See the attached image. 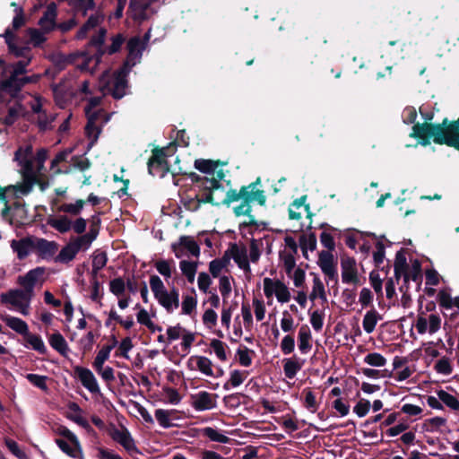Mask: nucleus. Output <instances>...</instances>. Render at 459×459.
I'll return each instance as SVG.
<instances>
[{"label": "nucleus", "mask_w": 459, "mask_h": 459, "mask_svg": "<svg viewBox=\"0 0 459 459\" xmlns=\"http://www.w3.org/2000/svg\"><path fill=\"white\" fill-rule=\"evenodd\" d=\"M102 21L103 15L100 13L91 14L88 21L77 32L76 38L78 39H83L88 36V34L94 32L95 34L92 35L90 45L97 48V53L91 56H88L85 54H81L79 56L76 65L82 71L93 73L100 61L101 56L105 52H108V54H114L120 49L123 44V37L120 34H117V36L113 37L112 44L107 50L102 48L107 33L105 29L100 27V24L102 22Z\"/></svg>", "instance_id": "obj_1"}, {"label": "nucleus", "mask_w": 459, "mask_h": 459, "mask_svg": "<svg viewBox=\"0 0 459 459\" xmlns=\"http://www.w3.org/2000/svg\"><path fill=\"white\" fill-rule=\"evenodd\" d=\"M148 40V34L144 39L134 37L129 39L127 42L128 55L123 67L113 74L105 72L100 79L99 88L103 95H111L115 99H121L126 94V76L130 69L140 61Z\"/></svg>", "instance_id": "obj_2"}, {"label": "nucleus", "mask_w": 459, "mask_h": 459, "mask_svg": "<svg viewBox=\"0 0 459 459\" xmlns=\"http://www.w3.org/2000/svg\"><path fill=\"white\" fill-rule=\"evenodd\" d=\"M259 184L260 178H257L255 182L244 186L239 190L230 189L222 201V204L227 206H230L233 203H239L233 207V212L238 217H248V224H255V217L251 214V204L256 202L260 205H264L266 202V196L264 191L258 188Z\"/></svg>", "instance_id": "obj_3"}, {"label": "nucleus", "mask_w": 459, "mask_h": 459, "mask_svg": "<svg viewBox=\"0 0 459 459\" xmlns=\"http://www.w3.org/2000/svg\"><path fill=\"white\" fill-rule=\"evenodd\" d=\"M263 252V241L252 238L248 247L233 244L230 248V254L234 262L246 274L251 273L250 263L256 264Z\"/></svg>", "instance_id": "obj_4"}, {"label": "nucleus", "mask_w": 459, "mask_h": 459, "mask_svg": "<svg viewBox=\"0 0 459 459\" xmlns=\"http://www.w3.org/2000/svg\"><path fill=\"white\" fill-rule=\"evenodd\" d=\"M418 134L420 137L432 138L435 143H446L459 150V119L446 128L440 125L424 124L418 129Z\"/></svg>", "instance_id": "obj_5"}, {"label": "nucleus", "mask_w": 459, "mask_h": 459, "mask_svg": "<svg viewBox=\"0 0 459 459\" xmlns=\"http://www.w3.org/2000/svg\"><path fill=\"white\" fill-rule=\"evenodd\" d=\"M149 284L155 299L168 313L171 314L179 307V291L177 288L167 289L160 277L155 274L150 277Z\"/></svg>", "instance_id": "obj_6"}, {"label": "nucleus", "mask_w": 459, "mask_h": 459, "mask_svg": "<svg viewBox=\"0 0 459 459\" xmlns=\"http://www.w3.org/2000/svg\"><path fill=\"white\" fill-rule=\"evenodd\" d=\"M19 166L22 176V182L16 186L19 193L28 195L36 184L40 186L42 190L47 187L44 169H39L33 160Z\"/></svg>", "instance_id": "obj_7"}, {"label": "nucleus", "mask_w": 459, "mask_h": 459, "mask_svg": "<svg viewBox=\"0 0 459 459\" xmlns=\"http://www.w3.org/2000/svg\"><path fill=\"white\" fill-rule=\"evenodd\" d=\"M263 291L269 306L273 304L274 298L281 304L288 303L291 299L290 288L283 281L275 277L263 279Z\"/></svg>", "instance_id": "obj_8"}, {"label": "nucleus", "mask_w": 459, "mask_h": 459, "mask_svg": "<svg viewBox=\"0 0 459 459\" xmlns=\"http://www.w3.org/2000/svg\"><path fill=\"white\" fill-rule=\"evenodd\" d=\"M34 295L23 289H13L0 295L3 304L10 306L23 316L30 314V303Z\"/></svg>", "instance_id": "obj_9"}, {"label": "nucleus", "mask_w": 459, "mask_h": 459, "mask_svg": "<svg viewBox=\"0 0 459 459\" xmlns=\"http://www.w3.org/2000/svg\"><path fill=\"white\" fill-rule=\"evenodd\" d=\"M89 242L90 238L87 236H79L72 238L62 247L59 254L54 257V261L60 264H69L81 250L89 249Z\"/></svg>", "instance_id": "obj_10"}, {"label": "nucleus", "mask_w": 459, "mask_h": 459, "mask_svg": "<svg viewBox=\"0 0 459 459\" xmlns=\"http://www.w3.org/2000/svg\"><path fill=\"white\" fill-rule=\"evenodd\" d=\"M414 326L420 334H434L441 326V318L436 313L420 312Z\"/></svg>", "instance_id": "obj_11"}, {"label": "nucleus", "mask_w": 459, "mask_h": 459, "mask_svg": "<svg viewBox=\"0 0 459 459\" xmlns=\"http://www.w3.org/2000/svg\"><path fill=\"white\" fill-rule=\"evenodd\" d=\"M171 249L177 258L184 256L198 257L200 255V247L193 237L182 236L178 241L171 245Z\"/></svg>", "instance_id": "obj_12"}, {"label": "nucleus", "mask_w": 459, "mask_h": 459, "mask_svg": "<svg viewBox=\"0 0 459 459\" xmlns=\"http://www.w3.org/2000/svg\"><path fill=\"white\" fill-rule=\"evenodd\" d=\"M46 269L44 267H36L30 270L26 274L21 275L17 279V283L26 291L34 295V288L38 283L44 282Z\"/></svg>", "instance_id": "obj_13"}, {"label": "nucleus", "mask_w": 459, "mask_h": 459, "mask_svg": "<svg viewBox=\"0 0 459 459\" xmlns=\"http://www.w3.org/2000/svg\"><path fill=\"white\" fill-rule=\"evenodd\" d=\"M148 169L152 176L164 177L169 168L163 149H155L148 162Z\"/></svg>", "instance_id": "obj_14"}, {"label": "nucleus", "mask_w": 459, "mask_h": 459, "mask_svg": "<svg viewBox=\"0 0 459 459\" xmlns=\"http://www.w3.org/2000/svg\"><path fill=\"white\" fill-rule=\"evenodd\" d=\"M317 264L328 281H337V262L329 251H321L318 255Z\"/></svg>", "instance_id": "obj_15"}, {"label": "nucleus", "mask_w": 459, "mask_h": 459, "mask_svg": "<svg viewBox=\"0 0 459 459\" xmlns=\"http://www.w3.org/2000/svg\"><path fill=\"white\" fill-rule=\"evenodd\" d=\"M87 117L88 123L85 126V134L92 145L99 138L101 126L108 121V117H100V113H91V108L87 109Z\"/></svg>", "instance_id": "obj_16"}, {"label": "nucleus", "mask_w": 459, "mask_h": 459, "mask_svg": "<svg viewBox=\"0 0 459 459\" xmlns=\"http://www.w3.org/2000/svg\"><path fill=\"white\" fill-rule=\"evenodd\" d=\"M217 394L200 391L191 396V404L198 411L212 410L217 405Z\"/></svg>", "instance_id": "obj_17"}, {"label": "nucleus", "mask_w": 459, "mask_h": 459, "mask_svg": "<svg viewBox=\"0 0 459 459\" xmlns=\"http://www.w3.org/2000/svg\"><path fill=\"white\" fill-rule=\"evenodd\" d=\"M187 368L190 370L199 371L205 377H215V371L213 370V363L209 358L205 356H191L187 360Z\"/></svg>", "instance_id": "obj_18"}, {"label": "nucleus", "mask_w": 459, "mask_h": 459, "mask_svg": "<svg viewBox=\"0 0 459 459\" xmlns=\"http://www.w3.org/2000/svg\"><path fill=\"white\" fill-rule=\"evenodd\" d=\"M74 373L81 381L84 388L90 393L99 394L100 388L94 374L87 368L77 366L74 368Z\"/></svg>", "instance_id": "obj_19"}, {"label": "nucleus", "mask_w": 459, "mask_h": 459, "mask_svg": "<svg viewBox=\"0 0 459 459\" xmlns=\"http://www.w3.org/2000/svg\"><path fill=\"white\" fill-rule=\"evenodd\" d=\"M342 281L345 284L357 285L359 282L358 268L355 259L342 258L341 261Z\"/></svg>", "instance_id": "obj_20"}, {"label": "nucleus", "mask_w": 459, "mask_h": 459, "mask_svg": "<svg viewBox=\"0 0 459 459\" xmlns=\"http://www.w3.org/2000/svg\"><path fill=\"white\" fill-rule=\"evenodd\" d=\"M22 89L20 76L10 75L0 81V92L10 97H17Z\"/></svg>", "instance_id": "obj_21"}, {"label": "nucleus", "mask_w": 459, "mask_h": 459, "mask_svg": "<svg viewBox=\"0 0 459 459\" xmlns=\"http://www.w3.org/2000/svg\"><path fill=\"white\" fill-rule=\"evenodd\" d=\"M305 362V359L298 357L297 355L284 359L282 363L285 377L289 379H293L298 372L302 369Z\"/></svg>", "instance_id": "obj_22"}, {"label": "nucleus", "mask_w": 459, "mask_h": 459, "mask_svg": "<svg viewBox=\"0 0 459 459\" xmlns=\"http://www.w3.org/2000/svg\"><path fill=\"white\" fill-rule=\"evenodd\" d=\"M35 247L39 255L46 260L54 257L58 249V245L55 241H48L45 238H39L36 241Z\"/></svg>", "instance_id": "obj_23"}, {"label": "nucleus", "mask_w": 459, "mask_h": 459, "mask_svg": "<svg viewBox=\"0 0 459 459\" xmlns=\"http://www.w3.org/2000/svg\"><path fill=\"white\" fill-rule=\"evenodd\" d=\"M112 438L120 444L127 452H137L134 441L127 429H116L112 433Z\"/></svg>", "instance_id": "obj_24"}, {"label": "nucleus", "mask_w": 459, "mask_h": 459, "mask_svg": "<svg viewBox=\"0 0 459 459\" xmlns=\"http://www.w3.org/2000/svg\"><path fill=\"white\" fill-rule=\"evenodd\" d=\"M298 347L301 354H307L312 349V334L307 325H301L299 329Z\"/></svg>", "instance_id": "obj_25"}, {"label": "nucleus", "mask_w": 459, "mask_h": 459, "mask_svg": "<svg viewBox=\"0 0 459 459\" xmlns=\"http://www.w3.org/2000/svg\"><path fill=\"white\" fill-rule=\"evenodd\" d=\"M0 318L8 327L17 333L22 334L23 337L28 333L29 326L22 319L9 315L1 316Z\"/></svg>", "instance_id": "obj_26"}, {"label": "nucleus", "mask_w": 459, "mask_h": 459, "mask_svg": "<svg viewBox=\"0 0 459 459\" xmlns=\"http://www.w3.org/2000/svg\"><path fill=\"white\" fill-rule=\"evenodd\" d=\"M317 299H320L323 303L327 302V295L325 284L323 283L320 277L315 274L312 282V290L309 293V299L314 301Z\"/></svg>", "instance_id": "obj_27"}, {"label": "nucleus", "mask_w": 459, "mask_h": 459, "mask_svg": "<svg viewBox=\"0 0 459 459\" xmlns=\"http://www.w3.org/2000/svg\"><path fill=\"white\" fill-rule=\"evenodd\" d=\"M56 444L67 455L73 458L83 459L82 451L79 440H77V445H75L72 444L69 441L67 442L58 438L56 439Z\"/></svg>", "instance_id": "obj_28"}, {"label": "nucleus", "mask_w": 459, "mask_h": 459, "mask_svg": "<svg viewBox=\"0 0 459 459\" xmlns=\"http://www.w3.org/2000/svg\"><path fill=\"white\" fill-rule=\"evenodd\" d=\"M56 16V6L55 4L48 5L44 15L39 20V25L45 32L51 30L55 27V20Z\"/></svg>", "instance_id": "obj_29"}, {"label": "nucleus", "mask_w": 459, "mask_h": 459, "mask_svg": "<svg viewBox=\"0 0 459 459\" xmlns=\"http://www.w3.org/2000/svg\"><path fill=\"white\" fill-rule=\"evenodd\" d=\"M69 5L74 9L75 15H87L89 11H92L91 14L98 13L94 11V2L93 0H68Z\"/></svg>", "instance_id": "obj_30"}, {"label": "nucleus", "mask_w": 459, "mask_h": 459, "mask_svg": "<svg viewBox=\"0 0 459 459\" xmlns=\"http://www.w3.org/2000/svg\"><path fill=\"white\" fill-rule=\"evenodd\" d=\"M380 320H382V316L375 308L367 311L362 320L364 331L367 333H373Z\"/></svg>", "instance_id": "obj_31"}, {"label": "nucleus", "mask_w": 459, "mask_h": 459, "mask_svg": "<svg viewBox=\"0 0 459 459\" xmlns=\"http://www.w3.org/2000/svg\"><path fill=\"white\" fill-rule=\"evenodd\" d=\"M249 373L247 370L234 369L230 371L228 381L223 385L225 390L230 387H238L244 383Z\"/></svg>", "instance_id": "obj_32"}, {"label": "nucleus", "mask_w": 459, "mask_h": 459, "mask_svg": "<svg viewBox=\"0 0 459 459\" xmlns=\"http://www.w3.org/2000/svg\"><path fill=\"white\" fill-rule=\"evenodd\" d=\"M306 196L296 199L289 208V216L292 220L301 218L303 212H308L309 207L305 204Z\"/></svg>", "instance_id": "obj_33"}, {"label": "nucleus", "mask_w": 459, "mask_h": 459, "mask_svg": "<svg viewBox=\"0 0 459 459\" xmlns=\"http://www.w3.org/2000/svg\"><path fill=\"white\" fill-rule=\"evenodd\" d=\"M48 342L61 355L65 356L67 354L69 351L68 344L60 333L56 332L49 335Z\"/></svg>", "instance_id": "obj_34"}, {"label": "nucleus", "mask_w": 459, "mask_h": 459, "mask_svg": "<svg viewBox=\"0 0 459 459\" xmlns=\"http://www.w3.org/2000/svg\"><path fill=\"white\" fill-rule=\"evenodd\" d=\"M154 267L166 281L171 278L173 272L176 270L175 262L173 260H157L154 264Z\"/></svg>", "instance_id": "obj_35"}, {"label": "nucleus", "mask_w": 459, "mask_h": 459, "mask_svg": "<svg viewBox=\"0 0 459 459\" xmlns=\"http://www.w3.org/2000/svg\"><path fill=\"white\" fill-rule=\"evenodd\" d=\"M24 340L31 349L38 351L39 354L44 355L47 353V347L39 335L28 332L24 336Z\"/></svg>", "instance_id": "obj_36"}, {"label": "nucleus", "mask_w": 459, "mask_h": 459, "mask_svg": "<svg viewBox=\"0 0 459 459\" xmlns=\"http://www.w3.org/2000/svg\"><path fill=\"white\" fill-rule=\"evenodd\" d=\"M48 224L60 233H66L72 229V221L65 215L50 219Z\"/></svg>", "instance_id": "obj_37"}, {"label": "nucleus", "mask_w": 459, "mask_h": 459, "mask_svg": "<svg viewBox=\"0 0 459 459\" xmlns=\"http://www.w3.org/2000/svg\"><path fill=\"white\" fill-rule=\"evenodd\" d=\"M137 322L146 326L151 332H161V326L155 325L151 319L149 312L145 308H140L136 315Z\"/></svg>", "instance_id": "obj_38"}, {"label": "nucleus", "mask_w": 459, "mask_h": 459, "mask_svg": "<svg viewBox=\"0 0 459 459\" xmlns=\"http://www.w3.org/2000/svg\"><path fill=\"white\" fill-rule=\"evenodd\" d=\"M210 347L212 349L215 356L222 362L228 360L229 346L218 339H213L210 342Z\"/></svg>", "instance_id": "obj_39"}, {"label": "nucleus", "mask_w": 459, "mask_h": 459, "mask_svg": "<svg viewBox=\"0 0 459 459\" xmlns=\"http://www.w3.org/2000/svg\"><path fill=\"white\" fill-rule=\"evenodd\" d=\"M55 118V114L49 113L47 109H45L43 112L36 116L35 120L39 130L47 131L52 128V123L54 122Z\"/></svg>", "instance_id": "obj_40"}, {"label": "nucleus", "mask_w": 459, "mask_h": 459, "mask_svg": "<svg viewBox=\"0 0 459 459\" xmlns=\"http://www.w3.org/2000/svg\"><path fill=\"white\" fill-rule=\"evenodd\" d=\"M299 246L305 258H308L307 252L316 248V238L314 234L302 235L299 238Z\"/></svg>", "instance_id": "obj_41"}, {"label": "nucleus", "mask_w": 459, "mask_h": 459, "mask_svg": "<svg viewBox=\"0 0 459 459\" xmlns=\"http://www.w3.org/2000/svg\"><path fill=\"white\" fill-rule=\"evenodd\" d=\"M33 150L30 144L21 146L14 153V160L18 162V165L27 163L33 160Z\"/></svg>", "instance_id": "obj_42"}, {"label": "nucleus", "mask_w": 459, "mask_h": 459, "mask_svg": "<svg viewBox=\"0 0 459 459\" xmlns=\"http://www.w3.org/2000/svg\"><path fill=\"white\" fill-rule=\"evenodd\" d=\"M11 247L17 254L19 259L27 257L30 252V243L26 239L13 240Z\"/></svg>", "instance_id": "obj_43"}, {"label": "nucleus", "mask_w": 459, "mask_h": 459, "mask_svg": "<svg viewBox=\"0 0 459 459\" xmlns=\"http://www.w3.org/2000/svg\"><path fill=\"white\" fill-rule=\"evenodd\" d=\"M179 268L182 273L186 277L187 281L190 283H193L197 271V263L187 260H181L179 262Z\"/></svg>", "instance_id": "obj_44"}, {"label": "nucleus", "mask_w": 459, "mask_h": 459, "mask_svg": "<svg viewBox=\"0 0 459 459\" xmlns=\"http://www.w3.org/2000/svg\"><path fill=\"white\" fill-rule=\"evenodd\" d=\"M84 204H85V202L83 200L78 199L75 201V203H73V204L72 203L62 204L58 207V211L67 213V214H70V215L76 216L81 213V212L82 211V209L84 207Z\"/></svg>", "instance_id": "obj_45"}, {"label": "nucleus", "mask_w": 459, "mask_h": 459, "mask_svg": "<svg viewBox=\"0 0 459 459\" xmlns=\"http://www.w3.org/2000/svg\"><path fill=\"white\" fill-rule=\"evenodd\" d=\"M238 304L236 302L227 304V302L224 304L221 313V325L229 330L231 325V317L232 314L237 308Z\"/></svg>", "instance_id": "obj_46"}, {"label": "nucleus", "mask_w": 459, "mask_h": 459, "mask_svg": "<svg viewBox=\"0 0 459 459\" xmlns=\"http://www.w3.org/2000/svg\"><path fill=\"white\" fill-rule=\"evenodd\" d=\"M364 362L370 367L384 368L387 364V359L378 352H369L364 357Z\"/></svg>", "instance_id": "obj_47"}, {"label": "nucleus", "mask_w": 459, "mask_h": 459, "mask_svg": "<svg viewBox=\"0 0 459 459\" xmlns=\"http://www.w3.org/2000/svg\"><path fill=\"white\" fill-rule=\"evenodd\" d=\"M297 254H291L287 252L280 253V260L283 264V268L288 276H290L292 271L296 268V258Z\"/></svg>", "instance_id": "obj_48"}, {"label": "nucleus", "mask_w": 459, "mask_h": 459, "mask_svg": "<svg viewBox=\"0 0 459 459\" xmlns=\"http://www.w3.org/2000/svg\"><path fill=\"white\" fill-rule=\"evenodd\" d=\"M9 188L0 187V201L4 204V208L1 212V216L4 221H5L9 222L11 225H13L14 223L13 218L12 215L13 209H12V207H10L7 204V200H6V191Z\"/></svg>", "instance_id": "obj_49"}, {"label": "nucleus", "mask_w": 459, "mask_h": 459, "mask_svg": "<svg viewBox=\"0 0 459 459\" xmlns=\"http://www.w3.org/2000/svg\"><path fill=\"white\" fill-rule=\"evenodd\" d=\"M108 257L105 252H95L92 258V275L95 278L98 273L106 266Z\"/></svg>", "instance_id": "obj_50"}, {"label": "nucleus", "mask_w": 459, "mask_h": 459, "mask_svg": "<svg viewBox=\"0 0 459 459\" xmlns=\"http://www.w3.org/2000/svg\"><path fill=\"white\" fill-rule=\"evenodd\" d=\"M69 409L71 411L70 414L68 415V418L77 423L78 425L87 428L89 427L88 421L82 416L81 409L79 405L75 403H72L69 405Z\"/></svg>", "instance_id": "obj_51"}, {"label": "nucleus", "mask_w": 459, "mask_h": 459, "mask_svg": "<svg viewBox=\"0 0 459 459\" xmlns=\"http://www.w3.org/2000/svg\"><path fill=\"white\" fill-rule=\"evenodd\" d=\"M240 316L245 330L250 332L254 326L253 316L248 304H242Z\"/></svg>", "instance_id": "obj_52"}, {"label": "nucleus", "mask_w": 459, "mask_h": 459, "mask_svg": "<svg viewBox=\"0 0 459 459\" xmlns=\"http://www.w3.org/2000/svg\"><path fill=\"white\" fill-rule=\"evenodd\" d=\"M195 167L201 172L213 174L218 168V162L211 160H196Z\"/></svg>", "instance_id": "obj_53"}, {"label": "nucleus", "mask_w": 459, "mask_h": 459, "mask_svg": "<svg viewBox=\"0 0 459 459\" xmlns=\"http://www.w3.org/2000/svg\"><path fill=\"white\" fill-rule=\"evenodd\" d=\"M204 436H206L208 438H210L212 441H214V442L226 444L230 440V438L226 435H224L222 432H221L213 428H211V427H207V428L204 429Z\"/></svg>", "instance_id": "obj_54"}, {"label": "nucleus", "mask_w": 459, "mask_h": 459, "mask_svg": "<svg viewBox=\"0 0 459 459\" xmlns=\"http://www.w3.org/2000/svg\"><path fill=\"white\" fill-rule=\"evenodd\" d=\"M437 394L438 395L441 402L443 403H445L447 407H449L453 410L459 409V400L453 394H451L444 390L438 391Z\"/></svg>", "instance_id": "obj_55"}, {"label": "nucleus", "mask_w": 459, "mask_h": 459, "mask_svg": "<svg viewBox=\"0 0 459 459\" xmlns=\"http://www.w3.org/2000/svg\"><path fill=\"white\" fill-rule=\"evenodd\" d=\"M173 413V411H169V410H164V409H157L155 411V418L157 420V421L159 422V424L162 427V428H169L172 426L171 422H170V416L171 414Z\"/></svg>", "instance_id": "obj_56"}, {"label": "nucleus", "mask_w": 459, "mask_h": 459, "mask_svg": "<svg viewBox=\"0 0 459 459\" xmlns=\"http://www.w3.org/2000/svg\"><path fill=\"white\" fill-rule=\"evenodd\" d=\"M26 379L34 386L41 389L42 391H48L47 381L48 377L47 376H41L38 374H27Z\"/></svg>", "instance_id": "obj_57"}, {"label": "nucleus", "mask_w": 459, "mask_h": 459, "mask_svg": "<svg viewBox=\"0 0 459 459\" xmlns=\"http://www.w3.org/2000/svg\"><path fill=\"white\" fill-rule=\"evenodd\" d=\"M280 325L284 333H291L295 329V321L291 314L285 310L282 312V316L280 321Z\"/></svg>", "instance_id": "obj_58"}, {"label": "nucleus", "mask_w": 459, "mask_h": 459, "mask_svg": "<svg viewBox=\"0 0 459 459\" xmlns=\"http://www.w3.org/2000/svg\"><path fill=\"white\" fill-rule=\"evenodd\" d=\"M434 368L438 374H442L445 376L450 375L453 371L451 360L446 357H442L441 359H439L436 362Z\"/></svg>", "instance_id": "obj_59"}, {"label": "nucleus", "mask_w": 459, "mask_h": 459, "mask_svg": "<svg viewBox=\"0 0 459 459\" xmlns=\"http://www.w3.org/2000/svg\"><path fill=\"white\" fill-rule=\"evenodd\" d=\"M112 347H102L97 353L92 363L93 368L103 367L105 362L109 359Z\"/></svg>", "instance_id": "obj_60"}, {"label": "nucleus", "mask_w": 459, "mask_h": 459, "mask_svg": "<svg viewBox=\"0 0 459 459\" xmlns=\"http://www.w3.org/2000/svg\"><path fill=\"white\" fill-rule=\"evenodd\" d=\"M180 339H181V343H180L181 351H184L186 354L189 353L190 349H191L194 342L195 341V333L186 329Z\"/></svg>", "instance_id": "obj_61"}, {"label": "nucleus", "mask_w": 459, "mask_h": 459, "mask_svg": "<svg viewBox=\"0 0 459 459\" xmlns=\"http://www.w3.org/2000/svg\"><path fill=\"white\" fill-rule=\"evenodd\" d=\"M253 351L247 347L238 348L236 351V356L238 357V362L243 367H249L252 364V356L251 353Z\"/></svg>", "instance_id": "obj_62"}, {"label": "nucleus", "mask_w": 459, "mask_h": 459, "mask_svg": "<svg viewBox=\"0 0 459 459\" xmlns=\"http://www.w3.org/2000/svg\"><path fill=\"white\" fill-rule=\"evenodd\" d=\"M304 406L312 413H315L318 409V403L316 395L310 389H305Z\"/></svg>", "instance_id": "obj_63"}, {"label": "nucleus", "mask_w": 459, "mask_h": 459, "mask_svg": "<svg viewBox=\"0 0 459 459\" xmlns=\"http://www.w3.org/2000/svg\"><path fill=\"white\" fill-rule=\"evenodd\" d=\"M109 290L117 297H121L126 290V282L122 278H115L109 281Z\"/></svg>", "instance_id": "obj_64"}]
</instances>
